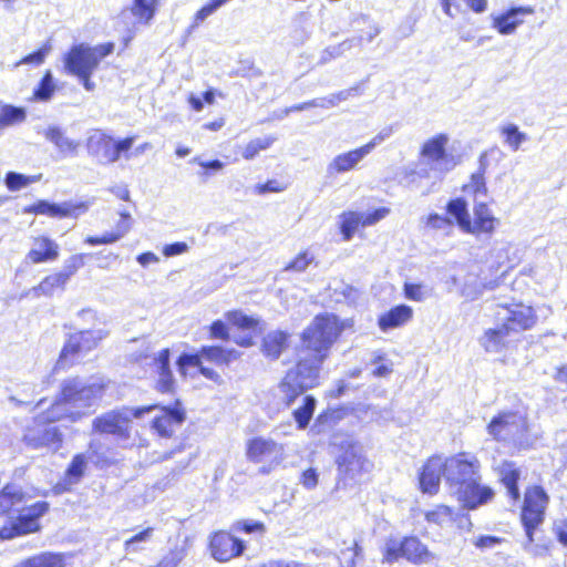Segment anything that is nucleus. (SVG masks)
Listing matches in <instances>:
<instances>
[{
	"label": "nucleus",
	"instance_id": "nucleus-1",
	"mask_svg": "<svg viewBox=\"0 0 567 567\" xmlns=\"http://www.w3.org/2000/svg\"><path fill=\"white\" fill-rule=\"evenodd\" d=\"M339 319L331 313L318 315L301 336L296 367L289 369L274 390V396L290 406L307 390L320 383V369L330 348L342 332Z\"/></svg>",
	"mask_w": 567,
	"mask_h": 567
},
{
	"label": "nucleus",
	"instance_id": "nucleus-2",
	"mask_svg": "<svg viewBox=\"0 0 567 567\" xmlns=\"http://www.w3.org/2000/svg\"><path fill=\"white\" fill-rule=\"evenodd\" d=\"M444 478L463 508L476 509L494 496L491 487L482 485L481 463L473 454L458 453L445 458Z\"/></svg>",
	"mask_w": 567,
	"mask_h": 567
},
{
	"label": "nucleus",
	"instance_id": "nucleus-3",
	"mask_svg": "<svg viewBox=\"0 0 567 567\" xmlns=\"http://www.w3.org/2000/svg\"><path fill=\"white\" fill-rule=\"evenodd\" d=\"M450 136L435 134L423 142L419 152V164H410L402 169L400 183L415 185L419 179L441 181L457 164L455 156L447 151Z\"/></svg>",
	"mask_w": 567,
	"mask_h": 567
},
{
	"label": "nucleus",
	"instance_id": "nucleus-4",
	"mask_svg": "<svg viewBox=\"0 0 567 567\" xmlns=\"http://www.w3.org/2000/svg\"><path fill=\"white\" fill-rule=\"evenodd\" d=\"M105 384L93 381L89 384L79 379L64 382L61 398L51 406V413L59 411L63 417L76 421L86 413L85 409L94 405L103 395Z\"/></svg>",
	"mask_w": 567,
	"mask_h": 567
},
{
	"label": "nucleus",
	"instance_id": "nucleus-5",
	"mask_svg": "<svg viewBox=\"0 0 567 567\" xmlns=\"http://www.w3.org/2000/svg\"><path fill=\"white\" fill-rule=\"evenodd\" d=\"M114 50V43L107 42L95 47L76 44L66 53L64 66L72 74H93L100 62Z\"/></svg>",
	"mask_w": 567,
	"mask_h": 567
},
{
	"label": "nucleus",
	"instance_id": "nucleus-6",
	"mask_svg": "<svg viewBox=\"0 0 567 567\" xmlns=\"http://www.w3.org/2000/svg\"><path fill=\"white\" fill-rule=\"evenodd\" d=\"M148 408H123L105 412L93 420V433L109 434L118 439L130 437L133 417H141Z\"/></svg>",
	"mask_w": 567,
	"mask_h": 567
},
{
	"label": "nucleus",
	"instance_id": "nucleus-7",
	"mask_svg": "<svg viewBox=\"0 0 567 567\" xmlns=\"http://www.w3.org/2000/svg\"><path fill=\"white\" fill-rule=\"evenodd\" d=\"M107 334L109 332L103 328L81 330L70 334L61 351L58 364L64 368L80 361L95 349Z\"/></svg>",
	"mask_w": 567,
	"mask_h": 567
},
{
	"label": "nucleus",
	"instance_id": "nucleus-8",
	"mask_svg": "<svg viewBox=\"0 0 567 567\" xmlns=\"http://www.w3.org/2000/svg\"><path fill=\"white\" fill-rule=\"evenodd\" d=\"M64 419L63 413L59 411L51 413V408L43 414L38 415L33 424L28 426L23 435L25 444L32 449L50 447L58 449L62 436L58 427L49 426L47 423L56 422Z\"/></svg>",
	"mask_w": 567,
	"mask_h": 567
},
{
	"label": "nucleus",
	"instance_id": "nucleus-9",
	"mask_svg": "<svg viewBox=\"0 0 567 567\" xmlns=\"http://www.w3.org/2000/svg\"><path fill=\"white\" fill-rule=\"evenodd\" d=\"M527 431L526 419L512 411H504L495 415L487 424V433L496 441L511 442L515 445L524 444Z\"/></svg>",
	"mask_w": 567,
	"mask_h": 567
},
{
	"label": "nucleus",
	"instance_id": "nucleus-10",
	"mask_svg": "<svg viewBox=\"0 0 567 567\" xmlns=\"http://www.w3.org/2000/svg\"><path fill=\"white\" fill-rule=\"evenodd\" d=\"M548 502L549 497L543 487L532 486L527 488L522 511V522L529 542H533L534 528L544 520Z\"/></svg>",
	"mask_w": 567,
	"mask_h": 567
},
{
	"label": "nucleus",
	"instance_id": "nucleus-11",
	"mask_svg": "<svg viewBox=\"0 0 567 567\" xmlns=\"http://www.w3.org/2000/svg\"><path fill=\"white\" fill-rule=\"evenodd\" d=\"M48 509L49 504L45 502H38L25 508L9 527L4 526L0 529V537L2 539H11L19 535L37 532L40 527L39 518L43 516Z\"/></svg>",
	"mask_w": 567,
	"mask_h": 567
},
{
	"label": "nucleus",
	"instance_id": "nucleus-12",
	"mask_svg": "<svg viewBox=\"0 0 567 567\" xmlns=\"http://www.w3.org/2000/svg\"><path fill=\"white\" fill-rule=\"evenodd\" d=\"M144 413L156 412L152 420V429L162 437H171L182 425L185 414L179 406L168 408L148 405Z\"/></svg>",
	"mask_w": 567,
	"mask_h": 567
},
{
	"label": "nucleus",
	"instance_id": "nucleus-13",
	"mask_svg": "<svg viewBox=\"0 0 567 567\" xmlns=\"http://www.w3.org/2000/svg\"><path fill=\"white\" fill-rule=\"evenodd\" d=\"M247 456L255 463L278 465L285 458V447L271 439L255 437L248 442Z\"/></svg>",
	"mask_w": 567,
	"mask_h": 567
},
{
	"label": "nucleus",
	"instance_id": "nucleus-14",
	"mask_svg": "<svg viewBox=\"0 0 567 567\" xmlns=\"http://www.w3.org/2000/svg\"><path fill=\"white\" fill-rule=\"evenodd\" d=\"M497 316L509 333L530 329L536 322L533 308L522 303L503 307Z\"/></svg>",
	"mask_w": 567,
	"mask_h": 567
},
{
	"label": "nucleus",
	"instance_id": "nucleus-15",
	"mask_svg": "<svg viewBox=\"0 0 567 567\" xmlns=\"http://www.w3.org/2000/svg\"><path fill=\"white\" fill-rule=\"evenodd\" d=\"M212 556L218 561H228L240 556L245 550V544L227 532H217L210 538Z\"/></svg>",
	"mask_w": 567,
	"mask_h": 567
},
{
	"label": "nucleus",
	"instance_id": "nucleus-16",
	"mask_svg": "<svg viewBox=\"0 0 567 567\" xmlns=\"http://www.w3.org/2000/svg\"><path fill=\"white\" fill-rule=\"evenodd\" d=\"M371 464L363 457L358 449L351 446L338 458L340 474L350 481H360L363 473L368 472Z\"/></svg>",
	"mask_w": 567,
	"mask_h": 567
},
{
	"label": "nucleus",
	"instance_id": "nucleus-17",
	"mask_svg": "<svg viewBox=\"0 0 567 567\" xmlns=\"http://www.w3.org/2000/svg\"><path fill=\"white\" fill-rule=\"evenodd\" d=\"M445 460L441 456H432L423 465L420 473V488L423 493L434 495L439 492L441 477L444 476Z\"/></svg>",
	"mask_w": 567,
	"mask_h": 567
},
{
	"label": "nucleus",
	"instance_id": "nucleus-18",
	"mask_svg": "<svg viewBox=\"0 0 567 567\" xmlns=\"http://www.w3.org/2000/svg\"><path fill=\"white\" fill-rule=\"evenodd\" d=\"M473 213L474 220L470 219V227L465 233L475 236L482 234L491 235L498 225V219L493 215L486 203L477 202L474 204Z\"/></svg>",
	"mask_w": 567,
	"mask_h": 567
},
{
	"label": "nucleus",
	"instance_id": "nucleus-19",
	"mask_svg": "<svg viewBox=\"0 0 567 567\" xmlns=\"http://www.w3.org/2000/svg\"><path fill=\"white\" fill-rule=\"evenodd\" d=\"M87 148L96 156L100 163L110 164L116 162L114 140L101 131H95L90 135Z\"/></svg>",
	"mask_w": 567,
	"mask_h": 567
},
{
	"label": "nucleus",
	"instance_id": "nucleus-20",
	"mask_svg": "<svg viewBox=\"0 0 567 567\" xmlns=\"http://www.w3.org/2000/svg\"><path fill=\"white\" fill-rule=\"evenodd\" d=\"M535 12L533 7H516L511 8L506 12L493 18V28L501 34H513L516 29L523 23L520 16L533 14Z\"/></svg>",
	"mask_w": 567,
	"mask_h": 567
},
{
	"label": "nucleus",
	"instance_id": "nucleus-21",
	"mask_svg": "<svg viewBox=\"0 0 567 567\" xmlns=\"http://www.w3.org/2000/svg\"><path fill=\"white\" fill-rule=\"evenodd\" d=\"M369 155L368 150L362 145L358 148L340 153L336 155L328 164L327 171L329 174H343L348 173L359 165L364 157Z\"/></svg>",
	"mask_w": 567,
	"mask_h": 567
},
{
	"label": "nucleus",
	"instance_id": "nucleus-22",
	"mask_svg": "<svg viewBox=\"0 0 567 567\" xmlns=\"http://www.w3.org/2000/svg\"><path fill=\"white\" fill-rule=\"evenodd\" d=\"M73 209L86 210L87 206L83 203L71 206L68 203L54 204L47 200H39L38 203L25 207L23 212L27 214L47 215L50 217H68L73 214Z\"/></svg>",
	"mask_w": 567,
	"mask_h": 567
},
{
	"label": "nucleus",
	"instance_id": "nucleus-23",
	"mask_svg": "<svg viewBox=\"0 0 567 567\" xmlns=\"http://www.w3.org/2000/svg\"><path fill=\"white\" fill-rule=\"evenodd\" d=\"M43 136L52 143L58 152L63 156H74L78 153L80 143L66 135V133L56 125H50L43 131Z\"/></svg>",
	"mask_w": 567,
	"mask_h": 567
},
{
	"label": "nucleus",
	"instance_id": "nucleus-24",
	"mask_svg": "<svg viewBox=\"0 0 567 567\" xmlns=\"http://www.w3.org/2000/svg\"><path fill=\"white\" fill-rule=\"evenodd\" d=\"M59 256V245L44 236L37 237L33 240L32 248L27 255V258L33 264H41L49 260H54Z\"/></svg>",
	"mask_w": 567,
	"mask_h": 567
},
{
	"label": "nucleus",
	"instance_id": "nucleus-25",
	"mask_svg": "<svg viewBox=\"0 0 567 567\" xmlns=\"http://www.w3.org/2000/svg\"><path fill=\"white\" fill-rule=\"evenodd\" d=\"M403 558L415 565L433 561L434 555L417 537L403 538Z\"/></svg>",
	"mask_w": 567,
	"mask_h": 567
},
{
	"label": "nucleus",
	"instance_id": "nucleus-26",
	"mask_svg": "<svg viewBox=\"0 0 567 567\" xmlns=\"http://www.w3.org/2000/svg\"><path fill=\"white\" fill-rule=\"evenodd\" d=\"M413 310L406 305H400L379 318V327L382 331H389L399 328L412 319Z\"/></svg>",
	"mask_w": 567,
	"mask_h": 567
},
{
	"label": "nucleus",
	"instance_id": "nucleus-27",
	"mask_svg": "<svg viewBox=\"0 0 567 567\" xmlns=\"http://www.w3.org/2000/svg\"><path fill=\"white\" fill-rule=\"evenodd\" d=\"M508 336L509 332L507 329L503 324H499L496 328L487 329L480 338V343L485 351L498 353L506 347Z\"/></svg>",
	"mask_w": 567,
	"mask_h": 567
},
{
	"label": "nucleus",
	"instance_id": "nucleus-28",
	"mask_svg": "<svg viewBox=\"0 0 567 567\" xmlns=\"http://www.w3.org/2000/svg\"><path fill=\"white\" fill-rule=\"evenodd\" d=\"M498 473L502 483L507 489L508 496L514 501H518L520 496L517 486V482L520 477L519 468L516 467L515 463L505 461L499 465Z\"/></svg>",
	"mask_w": 567,
	"mask_h": 567
},
{
	"label": "nucleus",
	"instance_id": "nucleus-29",
	"mask_svg": "<svg viewBox=\"0 0 567 567\" xmlns=\"http://www.w3.org/2000/svg\"><path fill=\"white\" fill-rule=\"evenodd\" d=\"M288 333L284 331H271L262 341V352L270 359H278L288 344Z\"/></svg>",
	"mask_w": 567,
	"mask_h": 567
},
{
	"label": "nucleus",
	"instance_id": "nucleus-30",
	"mask_svg": "<svg viewBox=\"0 0 567 567\" xmlns=\"http://www.w3.org/2000/svg\"><path fill=\"white\" fill-rule=\"evenodd\" d=\"M86 467V456L84 454H76L65 471L64 478L61 484L63 489H70L72 485L78 484L84 475Z\"/></svg>",
	"mask_w": 567,
	"mask_h": 567
},
{
	"label": "nucleus",
	"instance_id": "nucleus-31",
	"mask_svg": "<svg viewBox=\"0 0 567 567\" xmlns=\"http://www.w3.org/2000/svg\"><path fill=\"white\" fill-rule=\"evenodd\" d=\"M156 367L158 371V382L157 389L158 391L165 393L169 392L173 386V375L169 370V350L163 349L158 352L156 358Z\"/></svg>",
	"mask_w": 567,
	"mask_h": 567
},
{
	"label": "nucleus",
	"instance_id": "nucleus-32",
	"mask_svg": "<svg viewBox=\"0 0 567 567\" xmlns=\"http://www.w3.org/2000/svg\"><path fill=\"white\" fill-rule=\"evenodd\" d=\"M14 567H65V561L62 554L42 553L21 560Z\"/></svg>",
	"mask_w": 567,
	"mask_h": 567
},
{
	"label": "nucleus",
	"instance_id": "nucleus-33",
	"mask_svg": "<svg viewBox=\"0 0 567 567\" xmlns=\"http://www.w3.org/2000/svg\"><path fill=\"white\" fill-rule=\"evenodd\" d=\"M70 279V274L58 272L45 277L37 287L32 288L35 297L52 296L55 289H63Z\"/></svg>",
	"mask_w": 567,
	"mask_h": 567
},
{
	"label": "nucleus",
	"instance_id": "nucleus-34",
	"mask_svg": "<svg viewBox=\"0 0 567 567\" xmlns=\"http://www.w3.org/2000/svg\"><path fill=\"white\" fill-rule=\"evenodd\" d=\"M25 118L24 107L7 104L0 100V130L21 124Z\"/></svg>",
	"mask_w": 567,
	"mask_h": 567
},
{
	"label": "nucleus",
	"instance_id": "nucleus-35",
	"mask_svg": "<svg viewBox=\"0 0 567 567\" xmlns=\"http://www.w3.org/2000/svg\"><path fill=\"white\" fill-rule=\"evenodd\" d=\"M158 0H133L130 13L138 23L148 24L155 16Z\"/></svg>",
	"mask_w": 567,
	"mask_h": 567
},
{
	"label": "nucleus",
	"instance_id": "nucleus-36",
	"mask_svg": "<svg viewBox=\"0 0 567 567\" xmlns=\"http://www.w3.org/2000/svg\"><path fill=\"white\" fill-rule=\"evenodd\" d=\"M178 367L182 373H185L187 367L198 368L200 373L209 380L218 381L219 374L209 368L203 367L199 354H187L184 353L178 359Z\"/></svg>",
	"mask_w": 567,
	"mask_h": 567
},
{
	"label": "nucleus",
	"instance_id": "nucleus-37",
	"mask_svg": "<svg viewBox=\"0 0 567 567\" xmlns=\"http://www.w3.org/2000/svg\"><path fill=\"white\" fill-rule=\"evenodd\" d=\"M200 360L206 359L216 364H227L229 361L237 358L235 350H226L221 347H203L200 352Z\"/></svg>",
	"mask_w": 567,
	"mask_h": 567
},
{
	"label": "nucleus",
	"instance_id": "nucleus-38",
	"mask_svg": "<svg viewBox=\"0 0 567 567\" xmlns=\"http://www.w3.org/2000/svg\"><path fill=\"white\" fill-rule=\"evenodd\" d=\"M361 41H362V38H352V39H347L339 44L328 47L327 49H324L321 52L319 63L326 64V63L330 62L331 60L341 56L346 51L352 49L353 47L360 45Z\"/></svg>",
	"mask_w": 567,
	"mask_h": 567
},
{
	"label": "nucleus",
	"instance_id": "nucleus-39",
	"mask_svg": "<svg viewBox=\"0 0 567 567\" xmlns=\"http://www.w3.org/2000/svg\"><path fill=\"white\" fill-rule=\"evenodd\" d=\"M42 174L24 175L17 172H8L4 177V185L10 192H18L29 185L41 181Z\"/></svg>",
	"mask_w": 567,
	"mask_h": 567
},
{
	"label": "nucleus",
	"instance_id": "nucleus-40",
	"mask_svg": "<svg viewBox=\"0 0 567 567\" xmlns=\"http://www.w3.org/2000/svg\"><path fill=\"white\" fill-rule=\"evenodd\" d=\"M382 563L393 564L403 558V538L389 537L381 547Z\"/></svg>",
	"mask_w": 567,
	"mask_h": 567
},
{
	"label": "nucleus",
	"instance_id": "nucleus-41",
	"mask_svg": "<svg viewBox=\"0 0 567 567\" xmlns=\"http://www.w3.org/2000/svg\"><path fill=\"white\" fill-rule=\"evenodd\" d=\"M447 213L455 218L458 227L465 233L470 227V214L465 200L456 198L447 204Z\"/></svg>",
	"mask_w": 567,
	"mask_h": 567
},
{
	"label": "nucleus",
	"instance_id": "nucleus-42",
	"mask_svg": "<svg viewBox=\"0 0 567 567\" xmlns=\"http://www.w3.org/2000/svg\"><path fill=\"white\" fill-rule=\"evenodd\" d=\"M316 408V399L306 395L302 399V405L292 412L293 419L298 424V429L303 430L308 426Z\"/></svg>",
	"mask_w": 567,
	"mask_h": 567
},
{
	"label": "nucleus",
	"instance_id": "nucleus-43",
	"mask_svg": "<svg viewBox=\"0 0 567 567\" xmlns=\"http://www.w3.org/2000/svg\"><path fill=\"white\" fill-rule=\"evenodd\" d=\"M340 218V228L344 240H350L360 225L363 227L362 213L346 212Z\"/></svg>",
	"mask_w": 567,
	"mask_h": 567
},
{
	"label": "nucleus",
	"instance_id": "nucleus-44",
	"mask_svg": "<svg viewBox=\"0 0 567 567\" xmlns=\"http://www.w3.org/2000/svg\"><path fill=\"white\" fill-rule=\"evenodd\" d=\"M425 519L430 524H435L440 527L450 525L454 520V513L451 507L445 505H437L433 509L425 513Z\"/></svg>",
	"mask_w": 567,
	"mask_h": 567
},
{
	"label": "nucleus",
	"instance_id": "nucleus-45",
	"mask_svg": "<svg viewBox=\"0 0 567 567\" xmlns=\"http://www.w3.org/2000/svg\"><path fill=\"white\" fill-rule=\"evenodd\" d=\"M464 192L474 195L475 204L477 202H484L487 197V188L483 174H473L471 182L464 186Z\"/></svg>",
	"mask_w": 567,
	"mask_h": 567
},
{
	"label": "nucleus",
	"instance_id": "nucleus-46",
	"mask_svg": "<svg viewBox=\"0 0 567 567\" xmlns=\"http://www.w3.org/2000/svg\"><path fill=\"white\" fill-rule=\"evenodd\" d=\"M425 226L430 229L442 231L446 236L452 234L454 227L453 221L449 217L436 213L430 214L426 217Z\"/></svg>",
	"mask_w": 567,
	"mask_h": 567
},
{
	"label": "nucleus",
	"instance_id": "nucleus-47",
	"mask_svg": "<svg viewBox=\"0 0 567 567\" xmlns=\"http://www.w3.org/2000/svg\"><path fill=\"white\" fill-rule=\"evenodd\" d=\"M502 134L505 136V143L515 152L522 143L527 140V135L518 130L515 124H508L502 128Z\"/></svg>",
	"mask_w": 567,
	"mask_h": 567
},
{
	"label": "nucleus",
	"instance_id": "nucleus-48",
	"mask_svg": "<svg viewBox=\"0 0 567 567\" xmlns=\"http://www.w3.org/2000/svg\"><path fill=\"white\" fill-rule=\"evenodd\" d=\"M275 142V137L265 136L251 140L243 151V157L252 159L260 151L267 150Z\"/></svg>",
	"mask_w": 567,
	"mask_h": 567
},
{
	"label": "nucleus",
	"instance_id": "nucleus-49",
	"mask_svg": "<svg viewBox=\"0 0 567 567\" xmlns=\"http://www.w3.org/2000/svg\"><path fill=\"white\" fill-rule=\"evenodd\" d=\"M483 292V285L475 275H468L461 287V295L468 300L477 299Z\"/></svg>",
	"mask_w": 567,
	"mask_h": 567
},
{
	"label": "nucleus",
	"instance_id": "nucleus-50",
	"mask_svg": "<svg viewBox=\"0 0 567 567\" xmlns=\"http://www.w3.org/2000/svg\"><path fill=\"white\" fill-rule=\"evenodd\" d=\"M228 322L244 330L254 329L258 320L245 315L243 311H228L225 315Z\"/></svg>",
	"mask_w": 567,
	"mask_h": 567
},
{
	"label": "nucleus",
	"instance_id": "nucleus-51",
	"mask_svg": "<svg viewBox=\"0 0 567 567\" xmlns=\"http://www.w3.org/2000/svg\"><path fill=\"white\" fill-rule=\"evenodd\" d=\"M55 91L53 78L50 72H47L40 82L38 89L34 90L33 99L37 101H49Z\"/></svg>",
	"mask_w": 567,
	"mask_h": 567
},
{
	"label": "nucleus",
	"instance_id": "nucleus-52",
	"mask_svg": "<svg viewBox=\"0 0 567 567\" xmlns=\"http://www.w3.org/2000/svg\"><path fill=\"white\" fill-rule=\"evenodd\" d=\"M19 499L16 488L7 485L0 493V515L8 512Z\"/></svg>",
	"mask_w": 567,
	"mask_h": 567
},
{
	"label": "nucleus",
	"instance_id": "nucleus-53",
	"mask_svg": "<svg viewBox=\"0 0 567 567\" xmlns=\"http://www.w3.org/2000/svg\"><path fill=\"white\" fill-rule=\"evenodd\" d=\"M153 528L147 527L144 530L137 533L136 535L132 536L130 539L125 540L124 548L128 553H135L141 550L140 547H137V544L148 542L153 535Z\"/></svg>",
	"mask_w": 567,
	"mask_h": 567
},
{
	"label": "nucleus",
	"instance_id": "nucleus-54",
	"mask_svg": "<svg viewBox=\"0 0 567 567\" xmlns=\"http://www.w3.org/2000/svg\"><path fill=\"white\" fill-rule=\"evenodd\" d=\"M230 0H212L207 4H205L200 10H198L195 14L194 24L198 25L209 16H212L215 11H217L220 7L229 2Z\"/></svg>",
	"mask_w": 567,
	"mask_h": 567
},
{
	"label": "nucleus",
	"instance_id": "nucleus-55",
	"mask_svg": "<svg viewBox=\"0 0 567 567\" xmlns=\"http://www.w3.org/2000/svg\"><path fill=\"white\" fill-rule=\"evenodd\" d=\"M404 295L410 300L423 301L429 296V290L420 284H405Z\"/></svg>",
	"mask_w": 567,
	"mask_h": 567
},
{
	"label": "nucleus",
	"instance_id": "nucleus-56",
	"mask_svg": "<svg viewBox=\"0 0 567 567\" xmlns=\"http://www.w3.org/2000/svg\"><path fill=\"white\" fill-rule=\"evenodd\" d=\"M394 133L392 126H385L380 130L367 144L363 146L368 150L369 154L379 145H381L384 141L389 140Z\"/></svg>",
	"mask_w": 567,
	"mask_h": 567
},
{
	"label": "nucleus",
	"instance_id": "nucleus-57",
	"mask_svg": "<svg viewBox=\"0 0 567 567\" xmlns=\"http://www.w3.org/2000/svg\"><path fill=\"white\" fill-rule=\"evenodd\" d=\"M390 214V209L381 207L370 213H362L363 227L373 226L384 219Z\"/></svg>",
	"mask_w": 567,
	"mask_h": 567
},
{
	"label": "nucleus",
	"instance_id": "nucleus-58",
	"mask_svg": "<svg viewBox=\"0 0 567 567\" xmlns=\"http://www.w3.org/2000/svg\"><path fill=\"white\" fill-rule=\"evenodd\" d=\"M313 256L308 251H303L299 254L285 269L286 270H295V271H303L312 261Z\"/></svg>",
	"mask_w": 567,
	"mask_h": 567
},
{
	"label": "nucleus",
	"instance_id": "nucleus-59",
	"mask_svg": "<svg viewBox=\"0 0 567 567\" xmlns=\"http://www.w3.org/2000/svg\"><path fill=\"white\" fill-rule=\"evenodd\" d=\"M49 52H50V47L44 45L41 49H39L38 51L24 56L20 62L17 63V65H20V64L40 65L43 63V61Z\"/></svg>",
	"mask_w": 567,
	"mask_h": 567
},
{
	"label": "nucleus",
	"instance_id": "nucleus-60",
	"mask_svg": "<svg viewBox=\"0 0 567 567\" xmlns=\"http://www.w3.org/2000/svg\"><path fill=\"white\" fill-rule=\"evenodd\" d=\"M319 474L315 468H308L300 476V484L307 489H313L318 485Z\"/></svg>",
	"mask_w": 567,
	"mask_h": 567
},
{
	"label": "nucleus",
	"instance_id": "nucleus-61",
	"mask_svg": "<svg viewBox=\"0 0 567 567\" xmlns=\"http://www.w3.org/2000/svg\"><path fill=\"white\" fill-rule=\"evenodd\" d=\"M184 555L182 550H172L156 565L151 567H177L183 560Z\"/></svg>",
	"mask_w": 567,
	"mask_h": 567
},
{
	"label": "nucleus",
	"instance_id": "nucleus-62",
	"mask_svg": "<svg viewBox=\"0 0 567 567\" xmlns=\"http://www.w3.org/2000/svg\"><path fill=\"white\" fill-rule=\"evenodd\" d=\"M120 239L121 238L115 234V231H113V233H106V234H104L101 237L89 236L85 239V243L89 244V245H92V246H95V245H107V244H113V243H115V241H117Z\"/></svg>",
	"mask_w": 567,
	"mask_h": 567
},
{
	"label": "nucleus",
	"instance_id": "nucleus-63",
	"mask_svg": "<svg viewBox=\"0 0 567 567\" xmlns=\"http://www.w3.org/2000/svg\"><path fill=\"white\" fill-rule=\"evenodd\" d=\"M236 529L243 530L247 534H251V533H256V532L262 533L265 530V526L260 522L243 520V522H238L236 524Z\"/></svg>",
	"mask_w": 567,
	"mask_h": 567
},
{
	"label": "nucleus",
	"instance_id": "nucleus-64",
	"mask_svg": "<svg viewBox=\"0 0 567 567\" xmlns=\"http://www.w3.org/2000/svg\"><path fill=\"white\" fill-rule=\"evenodd\" d=\"M210 336L215 339L227 340L229 338L227 326L221 320H216L210 326Z\"/></svg>",
	"mask_w": 567,
	"mask_h": 567
}]
</instances>
